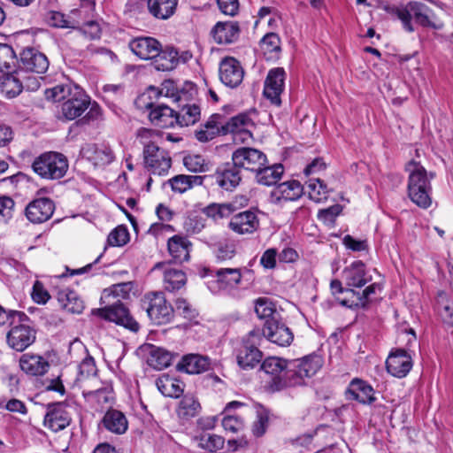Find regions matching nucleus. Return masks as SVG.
Segmentation results:
<instances>
[{
	"instance_id": "f257e3e1",
	"label": "nucleus",
	"mask_w": 453,
	"mask_h": 453,
	"mask_svg": "<svg viewBox=\"0 0 453 453\" xmlns=\"http://www.w3.org/2000/svg\"><path fill=\"white\" fill-rule=\"evenodd\" d=\"M132 287L131 282H122L105 288L102 293L100 302L107 305L103 308L93 309L91 314L104 320L114 322L116 325L132 332H138L140 329L139 323L120 300L129 297Z\"/></svg>"
},
{
	"instance_id": "f03ea898",
	"label": "nucleus",
	"mask_w": 453,
	"mask_h": 453,
	"mask_svg": "<svg viewBox=\"0 0 453 453\" xmlns=\"http://www.w3.org/2000/svg\"><path fill=\"white\" fill-rule=\"evenodd\" d=\"M322 366V359L319 355H308L301 359L288 361L281 378H275L273 382H268L269 391L280 392L288 388L305 384V378H311Z\"/></svg>"
},
{
	"instance_id": "7ed1b4c3",
	"label": "nucleus",
	"mask_w": 453,
	"mask_h": 453,
	"mask_svg": "<svg viewBox=\"0 0 453 453\" xmlns=\"http://www.w3.org/2000/svg\"><path fill=\"white\" fill-rule=\"evenodd\" d=\"M157 135L152 129L140 128L137 139L142 145L143 167L151 175L165 176L172 167L170 152L154 140Z\"/></svg>"
},
{
	"instance_id": "20e7f679",
	"label": "nucleus",
	"mask_w": 453,
	"mask_h": 453,
	"mask_svg": "<svg viewBox=\"0 0 453 453\" xmlns=\"http://www.w3.org/2000/svg\"><path fill=\"white\" fill-rule=\"evenodd\" d=\"M404 170L408 173V198L420 209H428L433 203L431 180L435 174L428 173L421 163L414 159L406 163Z\"/></svg>"
},
{
	"instance_id": "39448f33",
	"label": "nucleus",
	"mask_w": 453,
	"mask_h": 453,
	"mask_svg": "<svg viewBox=\"0 0 453 453\" xmlns=\"http://www.w3.org/2000/svg\"><path fill=\"white\" fill-rule=\"evenodd\" d=\"M44 95L53 102L64 100L61 111L67 120L79 118L91 104V98L82 87H50L45 89Z\"/></svg>"
},
{
	"instance_id": "423d86ee",
	"label": "nucleus",
	"mask_w": 453,
	"mask_h": 453,
	"mask_svg": "<svg viewBox=\"0 0 453 453\" xmlns=\"http://www.w3.org/2000/svg\"><path fill=\"white\" fill-rule=\"evenodd\" d=\"M33 172L44 180H59L69 169L67 157L58 151H44L32 162Z\"/></svg>"
},
{
	"instance_id": "0eeeda50",
	"label": "nucleus",
	"mask_w": 453,
	"mask_h": 453,
	"mask_svg": "<svg viewBox=\"0 0 453 453\" xmlns=\"http://www.w3.org/2000/svg\"><path fill=\"white\" fill-rule=\"evenodd\" d=\"M141 308L150 321L157 326L169 324L174 318V309L161 291H150L141 299Z\"/></svg>"
},
{
	"instance_id": "6e6552de",
	"label": "nucleus",
	"mask_w": 453,
	"mask_h": 453,
	"mask_svg": "<svg viewBox=\"0 0 453 453\" xmlns=\"http://www.w3.org/2000/svg\"><path fill=\"white\" fill-rule=\"evenodd\" d=\"M261 340L260 329L256 328L243 336L234 348L236 362L242 369H254L261 363L263 352L258 348Z\"/></svg>"
},
{
	"instance_id": "1a4fd4ad",
	"label": "nucleus",
	"mask_w": 453,
	"mask_h": 453,
	"mask_svg": "<svg viewBox=\"0 0 453 453\" xmlns=\"http://www.w3.org/2000/svg\"><path fill=\"white\" fill-rule=\"evenodd\" d=\"M14 314L16 319L10 322L6 342L11 349L22 352L35 342L36 330L28 324L30 319L25 312Z\"/></svg>"
},
{
	"instance_id": "9d476101",
	"label": "nucleus",
	"mask_w": 453,
	"mask_h": 453,
	"mask_svg": "<svg viewBox=\"0 0 453 453\" xmlns=\"http://www.w3.org/2000/svg\"><path fill=\"white\" fill-rule=\"evenodd\" d=\"M252 127H255V122L250 111H243L225 122L221 130L224 135L231 134L234 143H247L253 140Z\"/></svg>"
},
{
	"instance_id": "9b49d317",
	"label": "nucleus",
	"mask_w": 453,
	"mask_h": 453,
	"mask_svg": "<svg viewBox=\"0 0 453 453\" xmlns=\"http://www.w3.org/2000/svg\"><path fill=\"white\" fill-rule=\"evenodd\" d=\"M231 160L242 169L256 173L268 163L266 155L260 150L251 147H239L232 153Z\"/></svg>"
},
{
	"instance_id": "f8f14e48",
	"label": "nucleus",
	"mask_w": 453,
	"mask_h": 453,
	"mask_svg": "<svg viewBox=\"0 0 453 453\" xmlns=\"http://www.w3.org/2000/svg\"><path fill=\"white\" fill-rule=\"evenodd\" d=\"M206 176L219 188L227 192L234 191L242 181L241 171L232 160L219 165L214 173Z\"/></svg>"
},
{
	"instance_id": "ddd939ff",
	"label": "nucleus",
	"mask_w": 453,
	"mask_h": 453,
	"mask_svg": "<svg viewBox=\"0 0 453 453\" xmlns=\"http://www.w3.org/2000/svg\"><path fill=\"white\" fill-rule=\"evenodd\" d=\"M260 334L261 337L264 336L272 343L280 347L289 346L294 340L293 332L282 321L281 316L265 322Z\"/></svg>"
},
{
	"instance_id": "4468645a",
	"label": "nucleus",
	"mask_w": 453,
	"mask_h": 453,
	"mask_svg": "<svg viewBox=\"0 0 453 453\" xmlns=\"http://www.w3.org/2000/svg\"><path fill=\"white\" fill-rule=\"evenodd\" d=\"M413 366L412 357L404 349L394 348L386 360L387 372L398 379L408 375Z\"/></svg>"
},
{
	"instance_id": "2eb2a0df",
	"label": "nucleus",
	"mask_w": 453,
	"mask_h": 453,
	"mask_svg": "<svg viewBox=\"0 0 453 453\" xmlns=\"http://www.w3.org/2000/svg\"><path fill=\"white\" fill-rule=\"evenodd\" d=\"M55 211V203L49 197H40L31 201L25 208V216L33 224L49 220Z\"/></svg>"
},
{
	"instance_id": "dca6fc26",
	"label": "nucleus",
	"mask_w": 453,
	"mask_h": 453,
	"mask_svg": "<svg viewBox=\"0 0 453 453\" xmlns=\"http://www.w3.org/2000/svg\"><path fill=\"white\" fill-rule=\"evenodd\" d=\"M72 421V416L63 403H54L48 405L44 417V426L52 432H59L66 428Z\"/></svg>"
},
{
	"instance_id": "f3484780",
	"label": "nucleus",
	"mask_w": 453,
	"mask_h": 453,
	"mask_svg": "<svg viewBox=\"0 0 453 453\" xmlns=\"http://www.w3.org/2000/svg\"><path fill=\"white\" fill-rule=\"evenodd\" d=\"M20 63L22 65L18 70H23L21 75L22 82L27 78V72L43 73L49 67V61L46 56L34 48H27L20 53Z\"/></svg>"
},
{
	"instance_id": "a211bd4d",
	"label": "nucleus",
	"mask_w": 453,
	"mask_h": 453,
	"mask_svg": "<svg viewBox=\"0 0 453 453\" xmlns=\"http://www.w3.org/2000/svg\"><path fill=\"white\" fill-rule=\"evenodd\" d=\"M176 369L187 374H201L212 370V363L208 356L188 353L181 357Z\"/></svg>"
},
{
	"instance_id": "6ab92c4d",
	"label": "nucleus",
	"mask_w": 453,
	"mask_h": 453,
	"mask_svg": "<svg viewBox=\"0 0 453 453\" xmlns=\"http://www.w3.org/2000/svg\"><path fill=\"white\" fill-rule=\"evenodd\" d=\"M81 153L95 167H104L115 160V154L112 149L104 144H87L81 149Z\"/></svg>"
},
{
	"instance_id": "aec40b11",
	"label": "nucleus",
	"mask_w": 453,
	"mask_h": 453,
	"mask_svg": "<svg viewBox=\"0 0 453 453\" xmlns=\"http://www.w3.org/2000/svg\"><path fill=\"white\" fill-rule=\"evenodd\" d=\"M345 397L364 405H370L376 400L373 388L367 381L358 378L349 382L345 390Z\"/></svg>"
},
{
	"instance_id": "412c9836",
	"label": "nucleus",
	"mask_w": 453,
	"mask_h": 453,
	"mask_svg": "<svg viewBox=\"0 0 453 453\" xmlns=\"http://www.w3.org/2000/svg\"><path fill=\"white\" fill-rule=\"evenodd\" d=\"M227 226L237 234H253L259 227V219L254 211L247 210L233 215Z\"/></svg>"
},
{
	"instance_id": "4be33fe9",
	"label": "nucleus",
	"mask_w": 453,
	"mask_h": 453,
	"mask_svg": "<svg viewBox=\"0 0 453 453\" xmlns=\"http://www.w3.org/2000/svg\"><path fill=\"white\" fill-rule=\"evenodd\" d=\"M16 62V54L13 49L6 44L0 43V71L6 72V81L17 85H22L21 75L23 70L12 69Z\"/></svg>"
},
{
	"instance_id": "5701e85b",
	"label": "nucleus",
	"mask_w": 453,
	"mask_h": 453,
	"mask_svg": "<svg viewBox=\"0 0 453 453\" xmlns=\"http://www.w3.org/2000/svg\"><path fill=\"white\" fill-rule=\"evenodd\" d=\"M408 12L413 16L416 23L423 27H431L440 30L443 27L441 22H435L436 15L434 12L425 4L411 1L407 4Z\"/></svg>"
},
{
	"instance_id": "b1692460",
	"label": "nucleus",
	"mask_w": 453,
	"mask_h": 453,
	"mask_svg": "<svg viewBox=\"0 0 453 453\" xmlns=\"http://www.w3.org/2000/svg\"><path fill=\"white\" fill-rule=\"evenodd\" d=\"M128 47L139 58L149 60L158 54L161 43L153 37H136L129 42Z\"/></svg>"
},
{
	"instance_id": "393cba45",
	"label": "nucleus",
	"mask_w": 453,
	"mask_h": 453,
	"mask_svg": "<svg viewBox=\"0 0 453 453\" xmlns=\"http://www.w3.org/2000/svg\"><path fill=\"white\" fill-rule=\"evenodd\" d=\"M346 286L361 288L371 281L372 276L367 274L365 264L361 260L352 262L342 271Z\"/></svg>"
},
{
	"instance_id": "a878e982",
	"label": "nucleus",
	"mask_w": 453,
	"mask_h": 453,
	"mask_svg": "<svg viewBox=\"0 0 453 453\" xmlns=\"http://www.w3.org/2000/svg\"><path fill=\"white\" fill-rule=\"evenodd\" d=\"M211 276L219 290H231L242 282V272L241 268L225 267L211 271Z\"/></svg>"
},
{
	"instance_id": "bb28decb",
	"label": "nucleus",
	"mask_w": 453,
	"mask_h": 453,
	"mask_svg": "<svg viewBox=\"0 0 453 453\" xmlns=\"http://www.w3.org/2000/svg\"><path fill=\"white\" fill-rule=\"evenodd\" d=\"M192 242L187 236L174 234L167 241V250L174 263L182 264L190 258Z\"/></svg>"
},
{
	"instance_id": "cd10ccee",
	"label": "nucleus",
	"mask_w": 453,
	"mask_h": 453,
	"mask_svg": "<svg viewBox=\"0 0 453 453\" xmlns=\"http://www.w3.org/2000/svg\"><path fill=\"white\" fill-rule=\"evenodd\" d=\"M223 125V116L219 113H213L200 126L199 129L195 131V137L200 142H207L217 136H224L221 130Z\"/></svg>"
},
{
	"instance_id": "c85d7f7f",
	"label": "nucleus",
	"mask_w": 453,
	"mask_h": 453,
	"mask_svg": "<svg viewBox=\"0 0 453 453\" xmlns=\"http://www.w3.org/2000/svg\"><path fill=\"white\" fill-rule=\"evenodd\" d=\"M303 194V186L296 180L278 184L271 192L272 198L276 203L298 200Z\"/></svg>"
},
{
	"instance_id": "c756f323",
	"label": "nucleus",
	"mask_w": 453,
	"mask_h": 453,
	"mask_svg": "<svg viewBox=\"0 0 453 453\" xmlns=\"http://www.w3.org/2000/svg\"><path fill=\"white\" fill-rule=\"evenodd\" d=\"M20 369L29 376H42L44 375L49 368V361L42 356L25 353L19 358Z\"/></svg>"
},
{
	"instance_id": "7c9ffc66",
	"label": "nucleus",
	"mask_w": 453,
	"mask_h": 453,
	"mask_svg": "<svg viewBox=\"0 0 453 453\" xmlns=\"http://www.w3.org/2000/svg\"><path fill=\"white\" fill-rule=\"evenodd\" d=\"M244 76V71L240 63L234 58H226L219 65V79L223 85H240Z\"/></svg>"
},
{
	"instance_id": "2f4dec72",
	"label": "nucleus",
	"mask_w": 453,
	"mask_h": 453,
	"mask_svg": "<svg viewBox=\"0 0 453 453\" xmlns=\"http://www.w3.org/2000/svg\"><path fill=\"white\" fill-rule=\"evenodd\" d=\"M150 121L160 128H171L177 126L176 111L165 104H157L149 113Z\"/></svg>"
},
{
	"instance_id": "473e14b6",
	"label": "nucleus",
	"mask_w": 453,
	"mask_h": 453,
	"mask_svg": "<svg viewBox=\"0 0 453 453\" xmlns=\"http://www.w3.org/2000/svg\"><path fill=\"white\" fill-rule=\"evenodd\" d=\"M211 34L218 43L229 44L239 38L240 27L237 22H218L212 28Z\"/></svg>"
},
{
	"instance_id": "72a5a7b5",
	"label": "nucleus",
	"mask_w": 453,
	"mask_h": 453,
	"mask_svg": "<svg viewBox=\"0 0 453 453\" xmlns=\"http://www.w3.org/2000/svg\"><path fill=\"white\" fill-rule=\"evenodd\" d=\"M205 179L206 175L178 174L169 179L166 183L173 193L184 194L194 187L202 186Z\"/></svg>"
},
{
	"instance_id": "f704fd0d",
	"label": "nucleus",
	"mask_w": 453,
	"mask_h": 453,
	"mask_svg": "<svg viewBox=\"0 0 453 453\" xmlns=\"http://www.w3.org/2000/svg\"><path fill=\"white\" fill-rule=\"evenodd\" d=\"M57 299L60 306L71 313L81 314L85 308L84 302L78 293L69 288L58 290Z\"/></svg>"
},
{
	"instance_id": "c9c22d12",
	"label": "nucleus",
	"mask_w": 453,
	"mask_h": 453,
	"mask_svg": "<svg viewBox=\"0 0 453 453\" xmlns=\"http://www.w3.org/2000/svg\"><path fill=\"white\" fill-rule=\"evenodd\" d=\"M178 0H147V8L155 19L165 20L176 12Z\"/></svg>"
},
{
	"instance_id": "e433bc0d",
	"label": "nucleus",
	"mask_w": 453,
	"mask_h": 453,
	"mask_svg": "<svg viewBox=\"0 0 453 453\" xmlns=\"http://www.w3.org/2000/svg\"><path fill=\"white\" fill-rule=\"evenodd\" d=\"M103 426L116 434H124L128 427L127 419L123 412L115 409L108 410L102 419Z\"/></svg>"
},
{
	"instance_id": "4c0bfd02",
	"label": "nucleus",
	"mask_w": 453,
	"mask_h": 453,
	"mask_svg": "<svg viewBox=\"0 0 453 453\" xmlns=\"http://www.w3.org/2000/svg\"><path fill=\"white\" fill-rule=\"evenodd\" d=\"M151 65L157 71L168 72L172 71L179 64L178 51L172 48L167 47L165 50H158V54L153 58Z\"/></svg>"
},
{
	"instance_id": "58836bf2",
	"label": "nucleus",
	"mask_w": 453,
	"mask_h": 453,
	"mask_svg": "<svg viewBox=\"0 0 453 453\" xmlns=\"http://www.w3.org/2000/svg\"><path fill=\"white\" fill-rule=\"evenodd\" d=\"M256 418L251 425V433L257 437L260 438L265 434L270 423L272 416L271 411L261 403L254 404Z\"/></svg>"
},
{
	"instance_id": "ea45409f",
	"label": "nucleus",
	"mask_w": 453,
	"mask_h": 453,
	"mask_svg": "<svg viewBox=\"0 0 453 453\" xmlns=\"http://www.w3.org/2000/svg\"><path fill=\"white\" fill-rule=\"evenodd\" d=\"M236 203H237V199L233 200L232 202L224 203H210L209 205L205 206L202 210V211L208 218H211L213 220L217 221L219 219L228 218L232 214H234L235 211H237L238 206L236 205Z\"/></svg>"
},
{
	"instance_id": "a19ab883",
	"label": "nucleus",
	"mask_w": 453,
	"mask_h": 453,
	"mask_svg": "<svg viewBox=\"0 0 453 453\" xmlns=\"http://www.w3.org/2000/svg\"><path fill=\"white\" fill-rule=\"evenodd\" d=\"M197 446L208 453H216L225 445V438L221 435L203 431L194 437Z\"/></svg>"
},
{
	"instance_id": "79ce46f5",
	"label": "nucleus",
	"mask_w": 453,
	"mask_h": 453,
	"mask_svg": "<svg viewBox=\"0 0 453 453\" xmlns=\"http://www.w3.org/2000/svg\"><path fill=\"white\" fill-rule=\"evenodd\" d=\"M177 354H173L165 349L153 347L150 351L147 363L156 370H163L171 365Z\"/></svg>"
},
{
	"instance_id": "37998d69",
	"label": "nucleus",
	"mask_w": 453,
	"mask_h": 453,
	"mask_svg": "<svg viewBox=\"0 0 453 453\" xmlns=\"http://www.w3.org/2000/svg\"><path fill=\"white\" fill-rule=\"evenodd\" d=\"M157 387L165 396L179 398L184 391V383L175 378L165 376L157 380Z\"/></svg>"
},
{
	"instance_id": "c03bdc74",
	"label": "nucleus",
	"mask_w": 453,
	"mask_h": 453,
	"mask_svg": "<svg viewBox=\"0 0 453 453\" xmlns=\"http://www.w3.org/2000/svg\"><path fill=\"white\" fill-rule=\"evenodd\" d=\"M201 404L198 399L192 395H185L180 401L176 413L180 418L188 420L199 414Z\"/></svg>"
},
{
	"instance_id": "a18cd8bd",
	"label": "nucleus",
	"mask_w": 453,
	"mask_h": 453,
	"mask_svg": "<svg viewBox=\"0 0 453 453\" xmlns=\"http://www.w3.org/2000/svg\"><path fill=\"white\" fill-rule=\"evenodd\" d=\"M283 173V166L281 164H276L272 166L263 165L259 171L256 172L257 181L265 186H272L276 184Z\"/></svg>"
},
{
	"instance_id": "49530a36",
	"label": "nucleus",
	"mask_w": 453,
	"mask_h": 453,
	"mask_svg": "<svg viewBox=\"0 0 453 453\" xmlns=\"http://www.w3.org/2000/svg\"><path fill=\"white\" fill-rule=\"evenodd\" d=\"M178 122L177 126L183 127L195 125L200 120L201 109L196 104H187L183 105L179 111H176Z\"/></svg>"
},
{
	"instance_id": "de8ad7c7",
	"label": "nucleus",
	"mask_w": 453,
	"mask_h": 453,
	"mask_svg": "<svg viewBox=\"0 0 453 453\" xmlns=\"http://www.w3.org/2000/svg\"><path fill=\"white\" fill-rule=\"evenodd\" d=\"M308 196L315 203H323L328 199L331 189L319 178H311L306 182Z\"/></svg>"
},
{
	"instance_id": "09e8293b",
	"label": "nucleus",
	"mask_w": 453,
	"mask_h": 453,
	"mask_svg": "<svg viewBox=\"0 0 453 453\" xmlns=\"http://www.w3.org/2000/svg\"><path fill=\"white\" fill-rule=\"evenodd\" d=\"M187 283V275L182 270L170 268L164 273V287L168 292L178 291Z\"/></svg>"
},
{
	"instance_id": "8fccbe9b",
	"label": "nucleus",
	"mask_w": 453,
	"mask_h": 453,
	"mask_svg": "<svg viewBox=\"0 0 453 453\" xmlns=\"http://www.w3.org/2000/svg\"><path fill=\"white\" fill-rule=\"evenodd\" d=\"M288 360L278 357H268L261 363V370L271 377L268 382H273L275 378H281Z\"/></svg>"
},
{
	"instance_id": "3c124183",
	"label": "nucleus",
	"mask_w": 453,
	"mask_h": 453,
	"mask_svg": "<svg viewBox=\"0 0 453 453\" xmlns=\"http://www.w3.org/2000/svg\"><path fill=\"white\" fill-rule=\"evenodd\" d=\"M255 312L258 319L265 322L276 319L280 314L276 310L275 303L267 297H258L255 300Z\"/></svg>"
},
{
	"instance_id": "603ef678",
	"label": "nucleus",
	"mask_w": 453,
	"mask_h": 453,
	"mask_svg": "<svg viewBox=\"0 0 453 453\" xmlns=\"http://www.w3.org/2000/svg\"><path fill=\"white\" fill-rule=\"evenodd\" d=\"M162 90L158 87H147L146 89L140 94L134 100V104L137 109L150 111L156 107V101L160 97Z\"/></svg>"
},
{
	"instance_id": "864d4df0",
	"label": "nucleus",
	"mask_w": 453,
	"mask_h": 453,
	"mask_svg": "<svg viewBox=\"0 0 453 453\" xmlns=\"http://www.w3.org/2000/svg\"><path fill=\"white\" fill-rule=\"evenodd\" d=\"M380 7L387 13L398 18L402 21L405 30L408 32L414 31V27L411 23V15L408 12L407 4L403 7H398L396 5L383 4Z\"/></svg>"
},
{
	"instance_id": "5fc2aeb1",
	"label": "nucleus",
	"mask_w": 453,
	"mask_h": 453,
	"mask_svg": "<svg viewBox=\"0 0 453 453\" xmlns=\"http://www.w3.org/2000/svg\"><path fill=\"white\" fill-rule=\"evenodd\" d=\"M337 301L342 306L350 309H363V303L360 296V292L356 291L352 287L345 288L341 296H336Z\"/></svg>"
},
{
	"instance_id": "6e6d98bb",
	"label": "nucleus",
	"mask_w": 453,
	"mask_h": 453,
	"mask_svg": "<svg viewBox=\"0 0 453 453\" xmlns=\"http://www.w3.org/2000/svg\"><path fill=\"white\" fill-rule=\"evenodd\" d=\"M174 314H178L184 319L192 321L198 317V311L183 297H178L174 300Z\"/></svg>"
},
{
	"instance_id": "4d7b16f0",
	"label": "nucleus",
	"mask_w": 453,
	"mask_h": 453,
	"mask_svg": "<svg viewBox=\"0 0 453 453\" xmlns=\"http://www.w3.org/2000/svg\"><path fill=\"white\" fill-rule=\"evenodd\" d=\"M183 165L192 173H205L209 170V164L205 158L198 154H188L183 157Z\"/></svg>"
},
{
	"instance_id": "13d9d810",
	"label": "nucleus",
	"mask_w": 453,
	"mask_h": 453,
	"mask_svg": "<svg viewBox=\"0 0 453 453\" xmlns=\"http://www.w3.org/2000/svg\"><path fill=\"white\" fill-rule=\"evenodd\" d=\"M129 240L130 235L127 227L124 225H119L110 232L107 237V243L112 247H121L127 244Z\"/></svg>"
},
{
	"instance_id": "bf43d9fd",
	"label": "nucleus",
	"mask_w": 453,
	"mask_h": 453,
	"mask_svg": "<svg viewBox=\"0 0 453 453\" xmlns=\"http://www.w3.org/2000/svg\"><path fill=\"white\" fill-rule=\"evenodd\" d=\"M15 201L9 196H0V222L8 223L12 218Z\"/></svg>"
},
{
	"instance_id": "052dcab7",
	"label": "nucleus",
	"mask_w": 453,
	"mask_h": 453,
	"mask_svg": "<svg viewBox=\"0 0 453 453\" xmlns=\"http://www.w3.org/2000/svg\"><path fill=\"white\" fill-rule=\"evenodd\" d=\"M262 48L265 52H280L281 50L280 48V38L275 33H268L266 34L261 40Z\"/></svg>"
},
{
	"instance_id": "680f3d73",
	"label": "nucleus",
	"mask_w": 453,
	"mask_h": 453,
	"mask_svg": "<svg viewBox=\"0 0 453 453\" xmlns=\"http://www.w3.org/2000/svg\"><path fill=\"white\" fill-rule=\"evenodd\" d=\"M31 297L35 303L38 304H45L50 300V295L44 288L42 282L35 280L33 285Z\"/></svg>"
},
{
	"instance_id": "e2e57ef3",
	"label": "nucleus",
	"mask_w": 453,
	"mask_h": 453,
	"mask_svg": "<svg viewBox=\"0 0 453 453\" xmlns=\"http://www.w3.org/2000/svg\"><path fill=\"white\" fill-rule=\"evenodd\" d=\"M284 91V87H264L263 96L269 100L272 105L280 107L282 104L281 94Z\"/></svg>"
},
{
	"instance_id": "0e129e2a",
	"label": "nucleus",
	"mask_w": 453,
	"mask_h": 453,
	"mask_svg": "<svg viewBox=\"0 0 453 453\" xmlns=\"http://www.w3.org/2000/svg\"><path fill=\"white\" fill-rule=\"evenodd\" d=\"M221 423L226 431L232 433H237L244 426V419L235 415H227L224 417Z\"/></svg>"
},
{
	"instance_id": "69168bd1",
	"label": "nucleus",
	"mask_w": 453,
	"mask_h": 453,
	"mask_svg": "<svg viewBox=\"0 0 453 453\" xmlns=\"http://www.w3.org/2000/svg\"><path fill=\"white\" fill-rule=\"evenodd\" d=\"M0 409H4L10 412L19 413L21 415H27L28 411L25 403L16 398H12L5 403L1 402Z\"/></svg>"
},
{
	"instance_id": "338daca9",
	"label": "nucleus",
	"mask_w": 453,
	"mask_h": 453,
	"mask_svg": "<svg viewBox=\"0 0 453 453\" xmlns=\"http://www.w3.org/2000/svg\"><path fill=\"white\" fill-rule=\"evenodd\" d=\"M96 373V366L94 357L87 356L79 365V374L84 378H88Z\"/></svg>"
},
{
	"instance_id": "774afa93",
	"label": "nucleus",
	"mask_w": 453,
	"mask_h": 453,
	"mask_svg": "<svg viewBox=\"0 0 453 453\" xmlns=\"http://www.w3.org/2000/svg\"><path fill=\"white\" fill-rule=\"evenodd\" d=\"M204 219L198 215L189 216L184 223L185 229L188 233L191 234L200 233L204 228Z\"/></svg>"
}]
</instances>
